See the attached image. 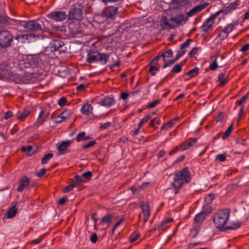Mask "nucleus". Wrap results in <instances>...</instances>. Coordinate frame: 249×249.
Returning a JSON list of instances; mask_svg holds the SVG:
<instances>
[{
    "mask_svg": "<svg viewBox=\"0 0 249 249\" xmlns=\"http://www.w3.org/2000/svg\"><path fill=\"white\" fill-rule=\"evenodd\" d=\"M238 6L237 1H234L224 9L216 12L209 18L203 24L202 30L204 32L210 31L213 27L216 18L221 13L226 15L232 10H235Z\"/></svg>",
    "mask_w": 249,
    "mask_h": 249,
    "instance_id": "f257e3e1",
    "label": "nucleus"
},
{
    "mask_svg": "<svg viewBox=\"0 0 249 249\" xmlns=\"http://www.w3.org/2000/svg\"><path fill=\"white\" fill-rule=\"evenodd\" d=\"M191 179V175L188 168H185L175 174L172 185L175 188H179L184 184L189 183Z\"/></svg>",
    "mask_w": 249,
    "mask_h": 249,
    "instance_id": "f03ea898",
    "label": "nucleus"
},
{
    "mask_svg": "<svg viewBox=\"0 0 249 249\" xmlns=\"http://www.w3.org/2000/svg\"><path fill=\"white\" fill-rule=\"evenodd\" d=\"M230 214V211L228 209H221L216 213L213 216V222L216 228H223L228 222Z\"/></svg>",
    "mask_w": 249,
    "mask_h": 249,
    "instance_id": "7ed1b4c3",
    "label": "nucleus"
},
{
    "mask_svg": "<svg viewBox=\"0 0 249 249\" xmlns=\"http://www.w3.org/2000/svg\"><path fill=\"white\" fill-rule=\"evenodd\" d=\"M173 11L174 10L170 8L163 14L160 20V25L162 27L173 28Z\"/></svg>",
    "mask_w": 249,
    "mask_h": 249,
    "instance_id": "20e7f679",
    "label": "nucleus"
},
{
    "mask_svg": "<svg viewBox=\"0 0 249 249\" xmlns=\"http://www.w3.org/2000/svg\"><path fill=\"white\" fill-rule=\"evenodd\" d=\"M13 36L8 31L3 30L0 32V47L9 46L13 40Z\"/></svg>",
    "mask_w": 249,
    "mask_h": 249,
    "instance_id": "39448f33",
    "label": "nucleus"
},
{
    "mask_svg": "<svg viewBox=\"0 0 249 249\" xmlns=\"http://www.w3.org/2000/svg\"><path fill=\"white\" fill-rule=\"evenodd\" d=\"M108 56L106 54L99 53H90L88 54L87 61L92 63L95 61H101L106 63Z\"/></svg>",
    "mask_w": 249,
    "mask_h": 249,
    "instance_id": "423d86ee",
    "label": "nucleus"
},
{
    "mask_svg": "<svg viewBox=\"0 0 249 249\" xmlns=\"http://www.w3.org/2000/svg\"><path fill=\"white\" fill-rule=\"evenodd\" d=\"M117 8L114 7H108L106 8L103 11V16H99L98 18H106L108 22L114 20V18L117 14Z\"/></svg>",
    "mask_w": 249,
    "mask_h": 249,
    "instance_id": "0eeeda50",
    "label": "nucleus"
},
{
    "mask_svg": "<svg viewBox=\"0 0 249 249\" xmlns=\"http://www.w3.org/2000/svg\"><path fill=\"white\" fill-rule=\"evenodd\" d=\"M21 25L24 27L26 30H39L41 29V26L34 20H30L28 22L22 21Z\"/></svg>",
    "mask_w": 249,
    "mask_h": 249,
    "instance_id": "6e6552de",
    "label": "nucleus"
},
{
    "mask_svg": "<svg viewBox=\"0 0 249 249\" xmlns=\"http://www.w3.org/2000/svg\"><path fill=\"white\" fill-rule=\"evenodd\" d=\"M160 56L161 57H163L164 62L163 68L169 66L175 62V60H173V53L171 50H168L167 51L162 53Z\"/></svg>",
    "mask_w": 249,
    "mask_h": 249,
    "instance_id": "1a4fd4ad",
    "label": "nucleus"
},
{
    "mask_svg": "<svg viewBox=\"0 0 249 249\" xmlns=\"http://www.w3.org/2000/svg\"><path fill=\"white\" fill-rule=\"evenodd\" d=\"M66 17L65 12L59 11L52 12L47 15L48 18L56 21H63L65 19Z\"/></svg>",
    "mask_w": 249,
    "mask_h": 249,
    "instance_id": "9d476101",
    "label": "nucleus"
},
{
    "mask_svg": "<svg viewBox=\"0 0 249 249\" xmlns=\"http://www.w3.org/2000/svg\"><path fill=\"white\" fill-rule=\"evenodd\" d=\"M39 37V35H36L34 34H24L17 36L15 39L18 40L19 42L22 43L25 42L27 41L28 42H33L36 40V38Z\"/></svg>",
    "mask_w": 249,
    "mask_h": 249,
    "instance_id": "9b49d317",
    "label": "nucleus"
},
{
    "mask_svg": "<svg viewBox=\"0 0 249 249\" xmlns=\"http://www.w3.org/2000/svg\"><path fill=\"white\" fill-rule=\"evenodd\" d=\"M140 207L142 210L143 214V222L145 223L148 220L150 216V208L149 204L147 202H141Z\"/></svg>",
    "mask_w": 249,
    "mask_h": 249,
    "instance_id": "f8f14e48",
    "label": "nucleus"
},
{
    "mask_svg": "<svg viewBox=\"0 0 249 249\" xmlns=\"http://www.w3.org/2000/svg\"><path fill=\"white\" fill-rule=\"evenodd\" d=\"M69 18L71 19L80 20L82 18V12L80 8H74L72 9L69 13Z\"/></svg>",
    "mask_w": 249,
    "mask_h": 249,
    "instance_id": "ddd939ff",
    "label": "nucleus"
},
{
    "mask_svg": "<svg viewBox=\"0 0 249 249\" xmlns=\"http://www.w3.org/2000/svg\"><path fill=\"white\" fill-rule=\"evenodd\" d=\"M71 143V141H62L61 143L57 144V148L58 150L57 155H61L65 153Z\"/></svg>",
    "mask_w": 249,
    "mask_h": 249,
    "instance_id": "4468645a",
    "label": "nucleus"
},
{
    "mask_svg": "<svg viewBox=\"0 0 249 249\" xmlns=\"http://www.w3.org/2000/svg\"><path fill=\"white\" fill-rule=\"evenodd\" d=\"M18 206L17 204L10 208L5 213L3 220L5 219H11L16 216L18 213Z\"/></svg>",
    "mask_w": 249,
    "mask_h": 249,
    "instance_id": "2eb2a0df",
    "label": "nucleus"
},
{
    "mask_svg": "<svg viewBox=\"0 0 249 249\" xmlns=\"http://www.w3.org/2000/svg\"><path fill=\"white\" fill-rule=\"evenodd\" d=\"M173 28L174 27L180 25V24H183L186 22V18L185 16L182 14H179L176 16H174L173 15Z\"/></svg>",
    "mask_w": 249,
    "mask_h": 249,
    "instance_id": "dca6fc26",
    "label": "nucleus"
},
{
    "mask_svg": "<svg viewBox=\"0 0 249 249\" xmlns=\"http://www.w3.org/2000/svg\"><path fill=\"white\" fill-rule=\"evenodd\" d=\"M71 114L72 111L71 110H65L58 116L57 122L60 123L63 121H66L70 118Z\"/></svg>",
    "mask_w": 249,
    "mask_h": 249,
    "instance_id": "f3484780",
    "label": "nucleus"
},
{
    "mask_svg": "<svg viewBox=\"0 0 249 249\" xmlns=\"http://www.w3.org/2000/svg\"><path fill=\"white\" fill-rule=\"evenodd\" d=\"M98 103L103 106L109 107L115 104V101L111 97H105L101 98Z\"/></svg>",
    "mask_w": 249,
    "mask_h": 249,
    "instance_id": "a211bd4d",
    "label": "nucleus"
},
{
    "mask_svg": "<svg viewBox=\"0 0 249 249\" xmlns=\"http://www.w3.org/2000/svg\"><path fill=\"white\" fill-rule=\"evenodd\" d=\"M207 4H202L199 5H197L193 8L191 10H190L189 12H188L187 15L188 17H191L196 14V13L200 12L201 10L204 9Z\"/></svg>",
    "mask_w": 249,
    "mask_h": 249,
    "instance_id": "6ab92c4d",
    "label": "nucleus"
},
{
    "mask_svg": "<svg viewBox=\"0 0 249 249\" xmlns=\"http://www.w3.org/2000/svg\"><path fill=\"white\" fill-rule=\"evenodd\" d=\"M30 182V180L29 178L27 177H23L20 180H19V186L18 189V190L19 192L22 191L25 188H26Z\"/></svg>",
    "mask_w": 249,
    "mask_h": 249,
    "instance_id": "aec40b11",
    "label": "nucleus"
},
{
    "mask_svg": "<svg viewBox=\"0 0 249 249\" xmlns=\"http://www.w3.org/2000/svg\"><path fill=\"white\" fill-rule=\"evenodd\" d=\"M92 107L89 104H85L81 108V113L84 115H89L92 111Z\"/></svg>",
    "mask_w": 249,
    "mask_h": 249,
    "instance_id": "412c9836",
    "label": "nucleus"
},
{
    "mask_svg": "<svg viewBox=\"0 0 249 249\" xmlns=\"http://www.w3.org/2000/svg\"><path fill=\"white\" fill-rule=\"evenodd\" d=\"M63 45V42L60 40H52L50 43L51 49L52 51H56Z\"/></svg>",
    "mask_w": 249,
    "mask_h": 249,
    "instance_id": "4be33fe9",
    "label": "nucleus"
},
{
    "mask_svg": "<svg viewBox=\"0 0 249 249\" xmlns=\"http://www.w3.org/2000/svg\"><path fill=\"white\" fill-rule=\"evenodd\" d=\"M218 79L219 85L221 87L224 86L228 81L227 76L223 73H221L219 74Z\"/></svg>",
    "mask_w": 249,
    "mask_h": 249,
    "instance_id": "5701e85b",
    "label": "nucleus"
},
{
    "mask_svg": "<svg viewBox=\"0 0 249 249\" xmlns=\"http://www.w3.org/2000/svg\"><path fill=\"white\" fill-rule=\"evenodd\" d=\"M91 138V136H86V133L85 132H81L79 133L76 138V141L78 142L83 141H86L89 140Z\"/></svg>",
    "mask_w": 249,
    "mask_h": 249,
    "instance_id": "b1692460",
    "label": "nucleus"
},
{
    "mask_svg": "<svg viewBox=\"0 0 249 249\" xmlns=\"http://www.w3.org/2000/svg\"><path fill=\"white\" fill-rule=\"evenodd\" d=\"M207 213L205 212H201L198 213L195 217V221L197 223H201L204 219L206 217Z\"/></svg>",
    "mask_w": 249,
    "mask_h": 249,
    "instance_id": "393cba45",
    "label": "nucleus"
},
{
    "mask_svg": "<svg viewBox=\"0 0 249 249\" xmlns=\"http://www.w3.org/2000/svg\"><path fill=\"white\" fill-rule=\"evenodd\" d=\"M112 221V216L107 214L101 219L100 224L104 225L106 224L108 227Z\"/></svg>",
    "mask_w": 249,
    "mask_h": 249,
    "instance_id": "a878e982",
    "label": "nucleus"
},
{
    "mask_svg": "<svg viewBox=\"0 0 249 249\" xmlns=\"http://www.w3.org/2000/svg\"><path fill=\"white\" fill-rule=\"evenodd\" d=\"M30 112L28 109H24L23 111L18 112L17 114V117L20 120H23L30 114Z\"/></svg>",
    "mask_w": 249,
    "mask_h": 249,
    "instance_id": "bb28decb",
    "label": "nucleus"
},
{
    "mask_svg": "<svg viewBox=\"0 0 249 249\" xmlns=\"http://www.w3.org/2000/svg\"><path fill=\"white\" fill-rule=\"evenodd\" d=\"M234 28V25L233 23H230L227 24L222 30L229 35L233 31Z\"/></svg>",
    "mask_w": 249,
    "mask_h": 249,
    "instance_id": "cd10ccee",
    "label": "nucleus"
},
{
    "mask_svg": "<svg viewBox=\"0 0 249 249\" xmlns=\"http://www.w3.org/2000/svg\"><path fill=\"white\" fill-rule=\"evenodd\" d=\"M43 111H41L37 119L36 124L38 125H41L45 121V118L43 117Z\"/></svg>",
    "mask_w": 249,
    "mask_h": 249,
    "instance_id": "c85d7f7f",
    "label": "nucleus"
},
{
    "mask_svg": "<svg viewBox=\"0 0 249 249\" xmlns=\"http://www.w3.org/2000/svg\"><path fill=\"white\" fill-rule=\"evenodd\" d=\"M199 69L197 67L195 68L193 70L188 72L187 75L190 77H193L197 75L198 73Z\"/></svg>",
    "mask_w": 249,
    "mask_h": 249,
    "instance_id": "c756f323",
    "label": "nucleus"
},
{
    "mask_svg": "<svg viewBox=\"0 0 249 249\" xmlns=\"http://www.w3.org/2000/svg\"><path fill=\"white\" fill-rule=\"evenodd\" d=\"M228 36V35L224 30H222L217 36V39L220 41H222L226 38Z\"/></svg>",
    "mask_w": 249,
    "mask_h": 249,
    "instance_id": "7c9ffc66",
    "label": "nucleus"
},
{
    "mask_svg": "<svg viewBox=\"0 0 249 249\" xmlns=\"http://www.w3.org/2000/svg\"><path fill=\"white\" fill-rule=\"evenodd\" d=\"M159 70V68L157 66L154 65H150V67L149 70V72L152 76L156 75V72Z\"/></svg>",
    "mask_w": 249,
    "mask_h": 249,
    "instance_id": "2f4dec72",
    "label": "nucleus"
},
{
    "mask_svg": "<svg viewBox=\"0 0 249 249\" xmlns=\"http://www.w3.org/2000/svg\"><path fill=\"white\" fill-rule=\"evenodd\" d=\"M160 123V120L159 118H155L151 120L149 123V126L150 127H154L155 125V124H157L159 125Z\"/></svg>",
    "mask_w": 249,
    "mask_h": 249,
    "instance_id": "473e14b6",
    "label": "nucleus"
},
{
    "mask_svg": "<svg viewBox=\"0 0 249 249\" xmlns=\"http://www.w3.org/2000/svg\"><path fill=\"white\" fill-rule=\"evenodd\" d=\"M232 130V125H231L227 129V130L224 133L222 138L223 139H226L231 134V131Z\"/></svg>",
    "mask_w": 249,
    "mask_h": 249,
    "instance_id": "72a5a7b5",
    "label": "nucleus"
},
{
    "mask_svg": "<svg viewBox=\"0 0 249 249\" xmlns=\"http://www.w3.org/2000/svg\"><path fill=\"white\" fill-rule=\"evenodd\" d=\"M53 155L52 153L47 154L41 160V162L43 164H45L48 162V161L52 158Z\"/></svg>",
    "mask_w": 249,
    "mask_h": 249,
    "instance_id": "f704fd0d",
    "label": "nucleus"
},
{
    "mask_svg": "<svg viewBox=\"0 0 249 249\" xmlns=\"http://www.w3.org/2000/svg\"><path fill=\"white\" fill-rule=\"evenodd\" d=\"M182 70V66L180 64H177L173 68L172 71L174 73H179Z\"/></svg>",
    "mask_w": 249,
    "mask_h": 249,
    "instance_id": "c9c22d12",
    "label": "nucleus"
},
{
    "mask_svg": "<svg viewBox=\"0 0 249 249\" xmlns=\"http://www.w3.org/2000/svg\"><path fill=\"white\" fill-rule=\"evenodd\" d=\"M140 236V234L137 232H135L130 237V241L131 242H133L137 240Z\"/></svg>",
    "mask_w": 249,
    "mask_h": 249,
    "instance_id": "e433bc0d",
    "label": "nucleus"
},
{
    "mask_svg": "<svg viewBox=\"0 0 249 249\" xmlns=\"http://www.w3.org/2000/svg\"><path fill=\"white\" fill-rule=\"evenodd\" d=\"M150 119V116H147V115L146 116H145V117H144L141 120V121L140 122V123L139 124V127H142V126L143 125V124H145V123H146L147 122H148V121Z\"/></svg>",
    "mask_w": 249,
    "mask_h": 249,
    "instance_id": "4c0bfd02",
    "label": "nucleus"
},
{
    "mask_svg": "<svg viewBox=\"0 0 249 249\" xmlns=\"http://www.w3.org/2000/svg\"><path fill=\"white\" fill-rule=\"evenodd\" d=\"M226 155L224 154H218L216 157V160L219 161H224L226 160Z\"/></svg>",
    "mask_w": 249,
    "mask_h": 249,
    "instance_id": "58836bf2",
    "label": "nucleus"
},
{
    "mask_svg": "<svg viewBox=\"0 0 249 249\" xmlns=\"http://www.w3.org/2000/svg\"><path fill=\"white\" fill-rule=\"evenodd\" d=\"M178 119V118H175L166 124L168 128L172 127L177 122Z\"/></svg>",
    "mask_w": 249,
    "mask_h": 249,
    "instance_id": "ea45409f",
    "label": "nucleus"
},
{
    "mask_svg": "<svg viewBox=\"0 0 249 249\" xmlns=\"http://www.w3.org/2000/svg\"><path fill=\"white\" fill-rule=\"evenodd\" d=\"M160 58H161V56H160V55L157 56L151 61L150 65L159 66V65L158 64V61Z\"/></svg>",
    "mask_w": 249,
    "mask_h": 249,
    "instance_id": "a19ab883",
    "label": "nucleus"
},
{
    "mask_svg": "<svg viewBox=\"0 0 249 249\" xmlns=\"http://www.w3.org/2000/svg\"><path fill=\"white\" fill-rule=\"evenodd\" d=\"M217 67H218L217 63L215 60L210 64L209 68L211 70L214 71L217 68Z\"/></svg>",
    "mask_w": 249,
    "mask_h": 249,
    "instance_id": "79ce46f5",
    "label": "nucleus"
},
{
    "mask_svg": "<svg viewBox=\"0 0 249 249\" xmlns=\"http://www.w3.org/2000/svg\"><path fill=\"white\" fill-rule=\"evenodd\" d=\"M82 178V176H76L75 177V179L76 182L73 184L76 185V186L80 184L83 181Z\"/></svg>",
    "mask_w": 249,
    "mask_h": 249,
    "instance_id": "37998d69",
    "label": "nucleus"
},
{
    "mask_svg": "<svg viewBox=\"0 0 249 249\" xmlns=\"http://www.w3.org/2000/svg\"><path fill=\"white\" fill-rule=\"evenodd\" d=\"M96 144V142L95 141H91L89 142L88 143L85 144L83 145V148L84 149H87L89 147H92L94 146Z\"/></svg>",
    "mask_w": 249,
    "mask_h": 249,
    "instance_id": "c03bdc74",
    "label": "nucleus"
},
{
    "mask_svg": "<svg viewBox=\"0 0 249 249\" xmlns=\"http://www.w3.org/2000/svg\"><path fill=\"white\" fill-rule=\"evenodd\" d=\"M67 103L66 99L65 97H61L58 102V104L60 107H64Z\"/></svg>",
    "mask_w": 249,
    "mask_h": 249,
    "instance_id": "a18cd8bd",
    "label": "nucleus"
},
{
    "mask_svg": "<svg viewBox=\"0 0 249 249\" xmlns=\"http://www.w3.org/2000/svg\"><path fill=\"white\" fill-rule=\"evenodd\" d=\"M214 198V195L213 194H210L207 196L205 198V201L207 203H211Z\"/></svg>",
    "mask_w": 249,
    "mask_h": 249,
    "instance_id": "49530a36",
    "label": "nucleus"
},
{
    "mask_svg": "<svg viewBox=\"0 0 249 249\" xmlns=\"http://www.w3.org/2000/svg\"><path fill=\"white\" fill-rule=\"evenodd\" d=\"M249 50V43H247L242 47L240 51L242 53H245Z\"/></svg>",
    "mask_w": 249,
    "mask_h": 249,
    "instance_id": "de8ad7c7",
    "label": "nucleus"
},
{
    "mask_svg": "<svg viewBox=\"0 0 249 249\" xmlns=\"http://www.w3.org/2000/svg\"><path fill=\"white\" fill-rule=\"evenodd\" d=\"M173 221V219L172 218H167L161 222V225L163 226H166L167 224L172 222Z\"/></svg>",
    "mask_w": 249,
    "mask_h": 249,
    "instance_id": "09e8293b",
    "label": "nucleus"
},
{
    "mask_svg": "<svg viewBox=\"0 0 249 249\" xmlns=\"http://www.w3.org/2000/svg\"><path fill=\"white\" fill-rule=\"evenodd\" d=\"M248 98V95H245L243 96L242 99L236 102V104L238 105H240L243 103L245 102Z\"/></svg>",
    "mask_w": 249,
    "mask_h": 249,
    "instance_id": "8fccbe9b",
    "label": "nucleus"
},
{
    "mask_svg": "<svg viewBox=\"0 0 249 249\" xmlns=\"http://www.w3.org/2000/svg\"><path fill=\"white\" fill-rule=\"evenodd\" d=\"M124 221V218H121L114 226L113 229H112V232L114 233L115 230L122 223V222Z\"/></svg>",
    "mask_w": 249,
    "mask_h": 249,
    "instance_id": "3c124183",
    "label": "nucleus"
},
{
    "mask_svg": "<svg viewBox=\"0 0 249 249\" xmlns=\"http://www.w3.org/2000/svg\"><path fill=\"white\" fill-rule=\"evenodd\" d=\"M90 240L92 243H95L97 241V236L96 233H92L90 236Z\"/></svg>",
    "mask_w": 249,
    "mask_h": 249,
    "instance_id": "603ef678",
    "label": "nucleus"
},
{
    "mask_svg": "<svg viewBox=\"0 0 249 249\" xmlns=\"http://www.w3.org/2000/svg\"><path fill=\"white\" fill-rule=\"evenodd\" d=\"M82 176L83 178L89 179L92 176V173L90 171H88L83 173Z\"/></svg>",
    "mask_w": 249,
    "mask_h": 249,
    "instance_id": "864d4df0",
    "label": "nucleus"
},
{
    "mask_svg": "<svg viewBox=\"0 0 249 249\" xmlns=\"http://www.w3.org/2000/svg\"><path fill=\"white\" fill-rule=\"evenodd\" d=\"M76 186V185H74L73 184H71V185H70L69 186H67L64 189V192L66 193V192H68L71 190H72V189L73 188V187H75Z\"/></svg>",
    "mask_w": 249,
    "mask_h": 249,
    "instance_id": "5fc2aeb1",
    "label": "nucleus"
},
{
    "mask_svg": "<svg viewBox=\"0 0 249 249\" xmlns=\"http://www.w3.org/2000/svg\"><path fill=\"white\" fill-rule=\"evenodd\" d=\"M32 149V147L30 145L22 147L21 150L24 152H27L30 153Z\"/></svg>",
    "mask_w": 249,
    "mask_h": 249,
    "instance_id": "6e6d98bb",
    "label": "nucleus"
},
{
    "mask_svg": "<svg viewBox=\"0 0 249 249\" xmlns=\"http://www.w3.org/2000/svg\"><path fill=\"white\" fill-rule=\"evenodd\" d=\"M186 52V51L185 50H181V53H178L176 56V58L175 59H173V60H175V62L176 61H177L178 59H179L182 55H183Z\"/></svg>",
    "mask_w": 249,
    "mask_h": 249,
    "instance_id": "4d7b16f0",
    "label": "nucleus"
},
{
    "mask_svg": "<svg viewBox=\"0 0 249 249\" xmlns=\"http://www.w3.org/2000/svg\"><path fill=\"white\" fill-rule=\"evenodd\" d=\"M160 102L158 100L155 101L151 102L148 105V107L150 108L154 107L157 105H158Z\"/></svg>",
    "mask_w": 249,
    "mask_h": 249,
    "instance_id": "13d9d810",
    "label": "nucleus"
},
{
    "mask_svg": "<svg viewBox=\"0 0 249 249\" xmlns=\"http://www.w3.org/2000/svg\"><path fill=\"white\" fill-rule=\"evenodd\" d=\"M190 42H191V40H190V39L187 40L185 43H184L181 45V50H184V48L188 47L190 45Z\"/></svg>",
    "mask_w": 249,
    "mask_h": 249,
    "instance_id": "bf43d9fd",
    "label": "nucleus"
},
{
    "mask_svg": "<svg viewBox=\"0 0 249 249\" xmlns=\"http://www.w3.org/2000/svg\"><path fill=\"white\" fill-rule=\"evenodd\" d=\"M129 94L127 93L122 92L121 94V97L124 100H125L128 99Z\"/></svg>",
    "mask_w": 249,
    "mask_h": 249,
    "instance_id": "052dcab7",
    "label": "nucleus"
},
{
    "mask_svg": "<svg viewBox=\"0 0 249 249\" xmlns=\"http://www.w3.org/2000/svg\"><path fill=\"white\" fill-rule=\"evenodd\" d=\"M6 21V19L5 18L0 16V26H1L5 24Z\"/></svg>",
    "mask_w": 249,
    "mask_h": 249,
    "instance_id": "680f3d73",
    "label": "nucleus"
},
{
    "mask_svg": "<svg viewBox=\"0 0 249 249\" xmlns=\"http://www.w3.org/2000/svg\"><path fill=\"white\" fill-rule=\"evenodd\" d=\"M45 173H46V170H45V169H41L40 171H39V172H38L36 174V176H37V177H41V176H42V175H43Z\"/></svg>",
    "mask_w": 249,
    "mask_h": 249,
    "instance_id": "e2e57ef3",
    "label": "nucleus"
},
{
    "mask_svg": "<svg viewBox=\"0 0 249 249\" xmlns=\"http://www.w3.org/2000/svg\"><path fill=\"white\" fill-rule=\"evenodd\" d=\"M110 125V123L107 122V123H106L102 124L101 126V128L102 129H105L107 128Z\"/></svg>",
    "mask_w": 249,
    "mask_h": 249,
    "instance_id": "0e129e2a",
    "label": "nucleus"
},
{
    "mask_svg": "<svg viewBox=\"0 0 249 249\" xmlns=\"http://www.w3.org/2000/svg\"><path fill=\"white\" fill-rule=\"evenodd\" d=\"M197 51V49L196 48H193L189 53V54L191 56L193 57V56L196 53Z\"/></svg>",
    "mask_w": 249,
    "mask_h": 249,
    "instance_id": "69168bd1",
    "label": "nucleus"
},
{
    "mask_svg": "<svg viewBox=\"0 0 249 249\" xmlns=\"http://www.w3.org/2000/svg\"><path fill=\"white\" fill-rule=\"evenodd\" d=\"M178 150H179L178 147V146H176L172 150H171L169 152V155H172L173 154H174L177 152H178Z\"/></svg>",
    "mask_w": 249,
    "mask_h": 249,
    "instance_id": "338daca9",
    "label": "nucleus"
},
{
    "mask_svg": "<svg viewBox=\"0 0 249 249\" xmlns=\"http://www.w3.org/2000/svg\"><path fill=\"white\" fill-rule=\"evenodd\" d=\"M68 200L67 197H63L59 199V205H63L65 203V202Z\"/></svg>",
    "mask_w": 249,
    "mask_h": 249,
    "instance_id": "774afa93",
    "label": "nucleus"
}]
</instances>
